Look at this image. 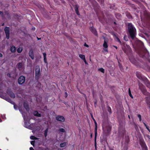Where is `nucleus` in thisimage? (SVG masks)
<instances>
[{"label":"nucleus","instance_id":"nucleus-1","mask_svg":"<svg viewBox=\"0 0 150 150\" xmlns=\"http://www.w3.org/2000/svg\"><path fill=\"white\" fill-rule=\"evenodd\" d=\"M128 31L129 35L132 39L135 37L136 30L131 23H129L128 25Z\"/></svg>","mask_w":150,"mask_h":150},{"label":"nucleus","instance_id":"nucleus-2","mask_svg":"<svg viewBox=\"0 0 150 150\" xmlns=\"http://www.w3.org/2000/svg\"><path fill=\"white\" fill-rule=\"evenodd\" d=\"M35 80L38 82V80L40 78L41 76V73L40 72V67L37 65L35 67Z\"/></svg>","mask_w":150,"mask_h":150},{"label":"nucleus","instance_id":"nucleus-3","mask_svg":"<svg viewBox=\"0 0 150 150\" xmlns=\"http://www.w3.org/2000/svg\"><path fill=\"white\" fill-rule=\"evenodd\" d=\"M25 80V77L23 76H20L18 79V83L19 85H22L24 83Z\"/></svg>","mask_w":150,"mask_h":150},{"label":"nucleus","instance_id":"nucleus-4","mask_svg":"<svg viewBox=\"0 0 150 150\" xmlns=\"http://www.w3.org/2000/svg\"><path fill=\"white\" fill-rule=\"evenodd\" d=\"M139 143L143 150H146L147 148L144 140L143 139H140Z\"/></svg>","mask_w":150,"mask_h":150},{"label":"nucleus","instance_id":"nucleus-5","mask_svg":"<svg viewBox=\"0 0 150 150\" xmlns=\"http://www.w3.org/2000/svg\"><path fill=\"white\" fill-rule=\"evenodd\" d=\"M6 35V38L7 39L9 38L10 28L9 27H6L4 29Z\"/></svg>","mask_w":150,"mask_h":150},{"label":"nucleus","instance_id":"nucleus-6","mask_svg":"<svg viewBox=\"0 0 150 150\" xmlns=\"http://www.w3.org/2000/svg\"><path fill=\"white\" fill-rule=\"evenodd\" d=\"M124 52L127 54L130 53L132 51L131 49L130 46L128 45H126V47L125 49L123 50Z\"/></svg>","mask_w":150,"mask_h":150},{"label":"nucleus","instance_id":"nucleus-7","mask_svg":"<svg viewBox=\"0 0 150 150\" xmlns=\"http://www.w3.org/2000/svg\"><path fill=\"white\" fill-rule=\"evenodd\" d=\"M136 75L137 77L139 79H140L143 81H144V79L145 78H146L145 77L142 76L140 72H136Z\"/></svg>","mask_w":150,"mask_h":150},{"label":"nucleus","instance_id":"nucleus-8","mask_svg":"<svg viewBox=\"0 0 150 150\" xmlns=\"http://www.w3.org/2000/svg\"><path fill=\"white\" fill-rule=\"evenodd\" d=\"M92 118V119H93L94 122L95 124V140H96V136L97 135V122L95 120V119L93 118V116L92 115L91 116Z\"/></svg>","mask_w":150,"mask_h":150},{"label":"nucleus","instance_id":"nucleus-9","mask_svg":"<svg viewBox=\"0 0 150 150\" xmlns=\"http://www.w3.org/2000/svg\"><path fill=\"white\" fill-rule=\"evenodd\" d=\"M143 82L148 88H150V82L147 78H144Z\"/></svg>","mask_w":150,"mask_h":150},{"label":"nucleus","instance_id":"nucleus-10","mask_svg":"<svg viewBox=\"0 0 150 150\" xmlns=\"http://www.w3.org/2000/svg\"><path fill=\"white\" fill-rule=\"evenodd\" d=\"M129 59L131 62L133 64L136 65H137L138 64L137 61L135 59L134 57H133V56H131L129 58Z\"/></svg>","mask_w":150,"mask_h":150},{"label":"nucleus","instance_id":"nucleus-11","mask_svg":"<svg viewBox=\"0 0 150 150\" xmlns=\"http://www.w3.org/2000/svg\"><path fill=\"white\" fill-rule=\"evenodd\" d=\"M56 119L57 121L61 122H64L65 121L64 117L63 116L60 115H58L56 116Z\"/></svg>","mask_w":150,"mask_h":150},{"label":"nucleus","instance_id":"nucleus-12","mask_svg":"<svg viewBox=\"0 0 150 150\" xmlns=\"http://www.w3.org/2000/svg\"><path fill=\"white\" fill-rule=\"evenodd\" d=\"M91 31L96 36H98V33L95 29L93 27H91L89 28Z\"/></svg>","mask_w":150,"mask_h":150},{"label":"nucleus","instance_id":"nucleus-13","mask_svg":"<svg viewBox=\"0 0 150 150\" xmlns=\"http://www.w3.org/2000/svg\"><path fill=\"white\" fill-rule=\"evenodd\" d=\"M141 91L144 95L150 97V93L147 91L145 88Z\"/></svg>","mask_w":150,"mask_h":150},{"label":"nucleus","instance_id":"nucleus-14","mask_svg":"<svg viewBox=\"0 0 150 150\" xmlns=\"http://www.w3.org/2000/svg\"><path fill=\"white\" fill-rule=\"evenodd\" d=\"M23 106L27 111H28L29 110V105L27 102H24Z\"/></svg>","mask_w":150,"mask_h":150},{"label":"nucleus","instance_id":"nucleus-15","mask_svg":"<svg viewBox=\"0 0 150 150\" xmlns=\"http://www.w3.org/2000/svg\"><path fill=\"white\" fill-rule=\"evenodd\" d=\"M74 7L75 9V11L76 13L78 15H80L79 10H78V8L79 7V6H78L77 4H76L74 5Z\"/></svg>","mask_w":150,"mask_h":150},{"label":"nucleus","instance_id":"nucleus-16","mask_svg":"<svg viewBox=\"0 0 150 150\" xmlns=\"http://www.w3.org/2000/svg\"><path fill=\"white\" fill-rule=\"evenodd\" d=\"M103 38L105 40L104 43L103 44V46L105 48H107L108 45H107L108 40H105V37H103Z\"/></svg>","mask_w":150,"mask_h":150},{"label":"nucleus","instance_id":"nucleus-17","mask_svg":"<svg viewBox=\"0 0 150 150\" xmlns=\"http://www.w3.org/2000/svg\"><path fill=\"white\" fill-rule=\"evenodd\" d=\"M29 54L30 57H31L32 59H34V54L33 51L32 50H30L29 52Z\"/></svg>","mask_w":150,"mask_h":150},{"label":"nucleus","instance_id":"nucleus-18","mask_svg":"<svg viewBox=\"0 0 150 150\" xmlns=\"http://www.w3.org/2000/svg\"><path fill=\"white\" fill-rule=\"evenodd\" d=\"M139 88L141 91L145 88L142 83L139 82Z\"/></svg>","mask_w":150,"mask_h":150},{"label":"nucleus","instance_id":"nucleus-19","mask_svg":"<svg viewBox=\"0 0 150 150\" xmlns=\"http://www.w3.org/2000/svg\"><path fill=\"white\" fill-rule=\"evenodd\" d=\"M3 98L5 100H7V101L8 102H10L11 103H12V104H14V102L12 101L11 100V99H10L9 98L4 97Z\"/></svg>","mask_w":150,"mask_h":150},{"label":"nucleus","instance_id":"nucleus-20","mask_svg":"<svg viewBox=\"0 0 150 150\" xmlns=\"http://www.w3.org/2000/svg\"><path fill=\"white\" fill-rule=\"evenodd\" d=\"M33 114L35 116H37L38 117H41V114L39 113L37 111H35L34 112Z\"/></svg>","mask_w":150,"mask_h":150},{"label":"nucleus","instance_id":"nucleus-21","mask_svg":"<svg viewBox=\"0 0 150 150\" xmlns=\"http://www.w3.org/2000/svg\"><path fill=\"white\" fill-rule=\"evenodd\" d=\"M16 50V48L14 46H12L10 48V51L12 52H14Z\"/></svg>","mask_w":150,"mask_h":150},{"label":"nucleus","instance_id":"nucleus-22","mask_svg":"<svg viewBox=\"0 0 150 150\" xmlns=\"http://www.w3.org/2000/svg\"><path fill=\"white\" fill-rule=\"evenodd\" d=\"M9 95L12 98H15V95L12 92H10Z\"/></svg>","mask_w":150,"mask_h":150},{"label":"nucleus","instance_id":"nucleus-23","mask_svg":"<svg viewBox=\"0 0 150 150\" xmlns=\"http://www.w3.org/2000/svg\"><path fill=\"white\" fill-rule=\"evenodd\" d=\"M48 129L47 128L44 131V136L46 137L47 136V133L48 132Z\"/></svg>","mask_w":150,"mask_h":150},{"label":"nucleus","instance_id":"nucleus-24","mask_svg":"<svg viewBox=\"0 0 150 150\" xmlns=\"http://www.w3.org/2000/svg\"><path fill=\"white\" fill-rule=\"evenodd\" d=\"M79 57L83 60L85 59V56L83 55L80 54L79 55Z\"/></svg>","mask_w":150,"mask_h":150},{"label":"nucleus","instance_id":"nucleus-25","mask_svg":"<svg viewBox=\"0 0 150 150\" xmlns=\"http://www.w3.org/2000/svg\"><path fill=\"white\" fill-rule=\"evenodd\" d=\"M22 50L23 49L22 48L19 47L17 51L18 53H21L22 51Z\"/></svg>","mask_w":150,"mask_h":150},{"label":"nucleus","instance_id":"nucleus-26","mask_svg":"<svg viewBox=\"0 0 150 150\" xmlns=\"http://www.w3.org/2000/svg\"><path fill=\"white\" fill-rule=\"evenodd\" d=\"M66 145V143L65 142L61 143L60 144V147H64Z\"/></svg>","mask_w":150,"mask_h":150},{"label":"nucleus","instance_id":"nucleus-27","mask_svg":"<svg viewBox=\"0 0 150 150\" xmlns=\"http://www.w3.org/2000/svg\"><path fill=\"white\" fill-rule=\"evenodd\" d=\"M59 131L60 132H65V130L63 128H60L59 129Z\"/></svg>","mask_w":150,"mask_h":150},{"label":"nucleus","instance_id":"nucleus-28","mask_svg":"<svg viewBox=\"0 0 150 150\" xmlns=\"http://www.w3.org/2000/svg\"><path fill=\"white\" fill-rule=\"evenodd\" d=\"M129 95L132 98H133V97L132 95L131 92V91L130 90V89L129 88Z\"/></svg>","mask_w":150,"mask_h":150},{"label":"nucleus","instance_id":"nucleus-29","mask_svg":"<svg viewBox=\"0 0 150 150\" xmlns=\"http://www.w3.org/2000/svg\"><path fill=\"white\" fill-rule=\"evenodd\" d=\"M22 67V63H19L18 64V67L19 69H20Z\"/></svg>","mask_w":150,"mask_h":150},{"label":"nucleus","instance_id":"nucleus-30","mask_svg":"<svg viewBox=\"0 0 150 150\" xmlns=\"http://www.w3.org/2000/svg\"><path fill=\"white\" fill-rule=\"evenodd\" d=\"M25 127L27 128H28V127L29 126V124L28 122H25Z\"/></svg>","mask_w":150,"mask_h":150},{"label":"nucleus","instance_id":"nucleus-31","mask_svg":"<svg viewBox=\"0 0 150 150\" xmlns=\"http://www.w3.org/2000/svg\"><path fill=\"white\" fill-rule=\"evenodd\" d=\"M30 138L31 139H37L38 138L34 136H30Z\"/></svg>","mask_w":150,"mask_h":150},{"label":"nucleus","instance_id":"nucleus-32","mask_svg":"<svg viewBox=\"0 0 150 150\" xmlns=\"http://www.w3.org/2000/svg\"><path fill=\"white\" fill-rule=\"evenodd\" d=\"M99 70L103 73H104V69L103 68H100L99 69Z\"/></svg>","mask_w":150,"mask_h":150},{"label":"nucleus","instance_id":"nucleus-33","mask_svg":"<svg viewBox=\"0 0 150 150\" xmlns=\"http://www.w3.org/2000/svg\"><path fill=\"white\" fill-rule=\"evenodd\" d=\"M5 14L8 17H10V16L8 12V11H6L5 12Z\"/></svg>","mask_w":150,"mask_h":150},{"label":"nucleus","instance_id":"nucleus-34","mask_svg":"<svg viewBox=\"0 0 150 150\" xmlns=\"http://www.w3.org/2000/svg\"><path fill=\"white\" fill-rule=\"evenodd\" d=\"M144 125L146 127V129L150 132V130L149 129V127L144 122Z\"/></svg>","mask_w":150,"mask_h":150},{"label":"nucleus","instance_id":"nucleus-35","mask_svg":"<svg viewBox=\"0 0 150 150\" xmlns=\"http://www.w3.org/2000/svg\"><path fill=\"white\" fill-rule=\"evenodd\" d=\"M108 111L110 113H111V109L110 108L109 106L108 107Z\"/></svg>","mask_w":150,"mask_h":150},{"label":"nucleus","instance_id":"nucleus-36","mask_svg":"<svg viewBox=\"0 0 150 150\" xmlns=\"http://www.w3.org/2000/svg\"><path fill=\"white\" fill-rule=\"evenodd\" d=\"M126 15H127V17L129 18H132V17L129 13H127V14Z\"/></svg>","mask_w":150,"mask_h":150},{"label":"nucleus","instance_id":"nucleus-37","mask_svg":"<svg viewBox=\"0 0 150 150\" xmlns=\"http://www.w3.org/2000/svg\"><path fill=\"white\" fill-rule=\"evenodd\" d=\"M13 105H14V108L16 110H17V108L18 107V106L16 104H15L14 103V104Z\"/></svg>","mask_w":150,"mask_h":150},{"label":"nucleus","instance_id":"nucleus-38","mask_svg":"<svg viewBox=\"0 0 150 150\" xmlns=\"http://www.w3.org/2000/svg\"><path fill=\"white\" fill-rule=\"evenodd\" d=\"M115 37L117 39V41H118L120 43H121V42L120 41V39L117 36H115Z\"/></svg>","mask_w":150,"mask_h":150},{"label":"nucleus","instance_id":"nucleus-39","mask_svg":"<svg viewBox=\"0 0 150 150\" xmlns=\"http://www.w3.org/2000/svg\"><path fill=\"white\" fill-rule=\"evenodd\" d=\"M138 117L139 118V120L140 121H141V115H140V114H138Z\"/></svg>","mask_w":150,"mask_h":150},{"label":"nucleus","instance_id":"nucleus-40","mask_svg":"<svg viewBox=\"0 0 150 150\" xmlns=\"http://www.w3.org/2000/svg\"><path fill=\"white\" fill-rule=\"evenodd\" d=\"M124 39L125 41H127L128 40L127 37L126 36V35L124 36Z\"/></svg>","mask_w":150,"mask_h":150},{"label":"nucleus","instance_id":"nucleus-41","mask_svg":"<svg viewBox=\"0 0 150 150\" xmlns=\"http://www.w3.org/2000/svg\"><path fill=\"white\" fill-rule=\"evenodd\" d=\"M35 141H32L31 142V144L33 146H34V144H35Z\"/></svg>","mask_w":150,"mask_h":150},{"label":"nucleus","instance_id":"nucleus-42","mask_svg":"<svg viewBox=\"0 0 150 150\" xmlns=\"http://www.w3.org/2000/svg\"><path fill=\"white\" fill-rule=\"evenodd\" d=\"M44 61L45 63H47L46 57L44 58Z\"/></svg>","mask_w":150,"mask_h":150},{"label":"nucleus","instance_id":"nucleus-43","mask_svg":"<svg viewBox=\"0 0 150 150\" xmlns=\"http://www.w3.org/2000/svg\"><path fill=\"white\" fill-rule=\"evenodd\" d=\"M19 111L21 113L22 115H23V117H24V118H25V116L24 115H23V112H22V110H21V109H19Z\"/></svg>","mask_w":150,"mask_h":150},{"label":"nucleus","instance_id":"nucleus-44","mask_svg":"<svg viewBox=\"0 0 150 150\" xmlns=\"http://www.w3.org/2000/svg\"><path fill=\"white\" fill-rule=\"evenodd\" d=\"M95 147L96 149V140L95 141Z\"/></svg>","mask_w":150,"mask_h":150},{"label":"nucleus","instance_id":"nucleus-45","mask_svg":"<svg viewBox=\"0 0 150 150\" xmlns=\"http://www.w3.org/2000/svg\"><path fill=\"white\" fill-rule=\"evenodd\" d=\"M0 14L2 17L3 15V13L2 11H0Z\"/></svg>","mask_w":150,"mask_h":150},{"label":"nucleus","instance_id":"nucleus-46","mask_svg":"<svg viewBox=\"0 0 150 150\" xmlns=\"http://www.w3.org/2000/svg\"><path fill=\"white\" fill-rule=\"evenodd\" d=\"M43 55L44 56V58L46 57V53H43Z\"/></svg>","mask_w":150,"mask_h":150},{"label":"nucleus","instance_id":"nucleus-47","mask_svg":"<svg viewBox=\"0 0 150 150\" xmlns=\"http://www.w3.org/2000/svg\"><path fill=\"white\" fill-rule=\"evenodd\" d=\"M64 96L66 98L67 96V93L66 92H65V96Z\"/></svg>","mask_w":150,"mask_h":150},{"label":"nucleus","instance_id":"nucleus-48","mask_svg":"<svg viewBox=\"0 0 150 150\" xmlns=\"http://www.w3.org/2000/svg\"><path fill=\"white\" fill-rule=\"evenodd\" d=\"M84 46L85 47H88V45L86 44L85 43L84 44Z\"/></svg>","mask_w":150,"mask_h":150},{"label":"nucleus","instance_id":"nucleus-49","mask_svg":"<svg viewBox=\"0 0 150 150\" xmlns=\"http://www.w3.org/2000/svg\"><path fill=\"white\" fill-rule=\"evenodd\" d=\"M7 76H8L9 77H11V75L10 74L8 73L7 74Z\"/></svg>","mask_w":150,"mask_h":150},{"label":"nucleus","instance_id":"nucleus-50","mask_svg":"<svg viewBox=\"0 0 150 150\" xmlns=\"http://www.w3.org/2000/svg\"><path fill=\"white\" fill-rule=\"evenodd\" d=\"M107 48H105V49H104L105 52H108V50Z\"/></svg>","mask_w":150,"mask_h":150},{"label":"nucleus","instance_id":"nucleus-51","mask_svg":"<svg viewBox=\"0 0 150 150\" xmlns=\"http://www.w3.org/2000/svg\"><path fill=\"white\" fill-rule=\"evenodd\" d=\"M83 61H84V62L86 64H87V62H86V59H83Z\"/></svg>","mask_w":150,"mask_h":150},{"label":"nucleus","instance_id":"nucleus-52","mask_svg":"<svg viewBox=\"0 0 150 150\" xmlns=\"http://www.w3.org/2000/svg\"><path fill=\"white\" fill-rule=\"evenodd\" d=\"M30 150H34L33 149V147H31L30 148Z\"/></svg>","mask_w":150,"mask_h":150},{"label":"nucleus","instance_id":"nucleus-53","mask_svg":"<svg viewBox=\"0 0 150 150\" xmlns=\"http://www.w3.org/2000/svg\"><path fill=\"white\" fill-rule=\"evenodd\" d=\"M3 56V55L2 54L0 53V57H2Z\"/></svg>","mask_w":150,"mask_h":150},{"label":"nucleus","instance_id":"nucleus-54","mask_svg":"<svg viewBox=\"0 0 150 150\" xmlns=\"http://www.w3.org/2000/svg\"><path fill=\"white\" fill-rule=\"evenodd\" d=\"M37 82L39 84L41 85V83L39 82V81H38V82L37 81Z\"/></svg>","mask_w":150,"mask_h":150},{"label":"nucleus","instance_id":"nucleus-55","mask_svg":"<svg viewBox=\"0 0 150 150\" xmlns=\"http://www.w3.org/2000/svg\"><path fill=\"white\" fill-rule=\"evenodd\" d=\"M94 104L95 105H96V104H97V101H96L95 102H94Z\"/></svg>","mask_w":150,"mask_h":150},{"label":"nucleus","instance_id":"nucleus-56","mask_svg":"<svg viewBox=\"0 0 150 150\" xmlns=\"http://www.w3.org/2000/svg\"><path fill=\"white\" fill-rule=\"evenodd\" d=\"M114 46V47H115L116 49H117V47L116 46Z\"/></svg>","mask_w":150,"mask_h":150},{"label":"nucleus","instance_id":"nucleus-57","mask_svg":"<svg viewBox=\"0 0 150 150\" xmlns=\"http://www.w3.org/2000/svg\"><path fill=\"white\" fill-rule=\"evenodd\" d=\"M145 52H146V54H148V52L146 50H145Z\"/></svg>","mask_w":150,"mask_h":150},{"label":"nucleus","instance_id":"nucleus-58","mask_svg":"<svg viewBox=\"0 0 150 150\" xmlns=\"http://www.w3.org/2000/svg\"><path fill=\"white\" fill-rule=\"evenodd\" d=\"M37 39L38 40H41V38H39L37 37Z\"/></svg>","mask_w":150,"mask_h":150},{"label":"nucleus","instance_id":"nucleus-59","mask_svg":"<svg viewBox=\"0 0 150 150\" xmlns=\"http://www.w3.org/2000/svg\"><path fill=\"white\" fill-rule=\"evenodd\" d=\"M90 136H91V137H92V134H91Z\"/></svg>","mask_w":150,"mask_h":150},{"label":"nucleus","instance_id":"nucleus-60","mask_svg":"<svg viewBox=\"0 0 150 150\" xmlns=\"http://www.w3.org/2000/svg\"><path fill=\"white\" fill-rule=\"evenodd\" d=\"M59 101H62L61 99H60L59 98Z\"/></svg>","mask_w":150,"mask_h":150},{"label":"nucleus","instance_id":"nucleus-61","mask_svg":"<svg viewBox=\"0 0 150 150\" xmlns=\"http://www.w3.org/2000/svg\"><path fill=\"white\" fill-rule=\"evenodd\" d=\"M4 23H3L2 24V26H4Z\"/></svg>","mask_w":150,"mask_h":150},{"label":"nucleus","instance_id":"nucleus-62","mask_svg":"<svg viewBox=\"0 0 150 150\" xmlns=\"http://www.w3.org/2000/svg\"><path fill=\"white\" fill-rule=\"evenodd\" d=\"M147 137H149V135H147Z\"/></svg>","mask_w":150,"mask_h":150},{"label":"nucleus","instance_id":"nucleus-63","mask_svg":"<svg viewBox=\"0 0 150 150\" xmlns=\"http://www.w3.org/2000/svg\"><path fill=\"white\" fill-rule=\"evenodd\" d=\"M1 119L0 118V122H1Z\"/></svg>","mask_w":150,"mask_h":150},{"label":"nucleus","instance_id":"nucleus-64","mask_svg":"<svg viewBox=\"0 0 150 150\" xmlns=\"http://www.w3.org/2000/svg\"><path fill=\"white\" fill-rule=\"evenodd\" d=\"M114 24H116V23L115 22H114Z\"/></svg>","mask_w":150,"mask_h":150}]
</instances>
